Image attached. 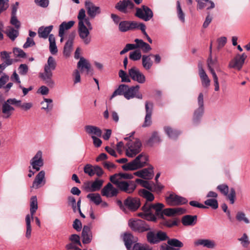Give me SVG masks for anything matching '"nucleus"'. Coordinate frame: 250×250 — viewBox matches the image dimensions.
<instances>
[{"label": "nucleus", "instance_id": "obj_1", "mask_svg": "<svg viewBox=\"0 0 250 250\" xmlns=\"http://www.w3.org/2000/svg\"><path fill=\"white\" fill-rule=\"evenodd\" d=\"M139 85L129 87L127 85L122 84L119 85L112 94L110 99L117 95H124L127 100L136 97L139 99L143 98L142 94L139 93Z\"/></svg>", "mask_w": 250, "mask_h": 250}, {"label": "nucleus", "instance_id": "obj_2", "mask_svg": "<svg viewBox=\"0 0 250 250\" xmlns=\"http://www.w3.org/2000/svg\"><path fill=\"white\" fill-rule=\"evenodd\" d=\"M56 62L52 56H49L47 63L44 65V71L40 73L39 77L50 88L55 85V82L53 80V72L56 67Z\"/></svg>", "mask_w": 250, "mask_h": 250}, {"label": "nucleus", "instance_id": "obj_3", "mask_svg": "<svg viewBox=\"0 0 250 250\" xmlns=\"http://www.w3.org/2000/svg\"><path fill=\"white\" fill-rule=\"evenodd\" d=\"M85 10L82 8L78 13L77 18L78 19V32L80 39L83 41L85 45L89 44L91 42V38L90 36V32L84 24V21L86 19Z\"/></svg>", "mask_w": 250, "mask_h": 250}, {"label": "nucleus", "instance_id": "obj_4", "mask_svg": "<svg viewBox=\"0 0 250 250\" xmlns=\"http://www.w3.org/2000/svg\"><path fill=\"white\" fill-rule=\"evenodd\" d=\"M164 207V205L162 203L154 204V212L157 219H165L164 215L173 216L176 214H183L186 212V209L182 208L163 209Z\"/></svg>", "mask_w": 250, "mask_h": 250}, {"label": "nucleus", "instance_id": "obj_5", "mask_svg": "<svg viewBox=\"0 0 250 250\" xmlns=\"http://www.w3.org/2000/svg\"><path fill=\"white\" fill-rule=\"evenodd\" d=\"M142 144L140 140L136 138L134 141L129 140L126 143V156H145L142 151Z\"/></svg>", "mask_w": 250, "mask_h": 250}, {"label": "nucleus", "instance_id": "obj_6", "mask_svg": "<svg viewBox=\"0 0 250 250\" xmlns=\"http://www.w3.org/2000/svg\"><path fill=\"white\" fill-rule=\"evenodd\" d=\"M154 204L146 202L142 207L143 212L139 213L138 216L144 220L155 222L157 221V218L154 212Z\"/></svg>", "mask_w": 250, "mask_h": 250}, {"label": "nucleus", "instance_id": "obj_7", "mask_svg": "<svg viewBox=\"0 0 250 250\" xmlns=\"http://www.w3.org/2000/svg\"><path fill=\"white\" fill-rule=\"evenodd\" d=\"M148 157H135L132 161L122 166L125 171L135 170L147 165Z\"/></svg>", "mask_w": 250, "mask_h": 250}, {"label": "nucleus", "instance_id": "obj_8", "mask_svg": "<svg viewBox=\"0 0 250 250\" xmlns=\"http://www.w3.org/2000/svg\"><path fill=\"white\" fill-rule=\"evenodd\" d=\"M168 237L167 233L162 230H159L156 233L151 229L146 234V239L150 244H157L161 241L167 240Z\"/></svg>", "mask_w": 250, "mask_h": 250}, {"label": "nucleus", "instance_id": "obj_9", "mask_svg": "<svg viewBox=\"0 0 250 250\" xmlns=\"http://www.w3.org/2000/svg\"><path fill=\"white\" fill-rule=\"evenodd\" d=\"M128 226L134 231L143 233L150 230V227L145 221L141 219H130L128 220Z\"/></svg>", "mask_w": 250, "mask_h": 250}, {"label": "nucleus", "instance_id": "obj_10", "mask_svg": "<svg viewBox=\"0 0 250 250\" xmlns=\"http://www.w3.org/2000/svg\"><path fill=\"white\" fill-rule=\"evenodd\" d=\"M198 105V107L194 110L193 115L192 122L194 125H198L200 123L204 113V95L202 93L199 94Z\"/></svg>", "mask_w": 250, "mask_h": 250}, {"label": "nucleus", "instance_id": "obj_11", "mask_svg": "<svg viewBox=\"0 0 250 250\" xmlns=\"http://www.w3.org/2000/svg\"><path fill=\"white\" fill-rule=\"evenodd\" d=\"M134 7L135 5L131 0H121L115 6L116 10L125 14L129 13Z\"/></svg>", "mask_w": 250, "mask_h": 250}, {"label": "nucleus", "instance_id": "obj_12", "mask_svg": "<svg viewBox=\"0 0 250 250\" xmlns=\"http://www.w3.org/2000/svg\"><path fill=\"white\" fill-rule=\"evenodd\" d=\"M135 15L139 19L147 21L152 18L153 13L149 7L144 5L141 8H136Z\"/></svg>", "mask_w": 250, "mask_h": 250}, {"label": "nucleus", "instance_id": "obj_13", "mask_svg": "<svg viewBox=\"0 0 250 250\" xmlns=\"http://www.w3.org/2000/svg\"><path fill=\"white\" fill-rule=\"evenodd\" d=\"M12 105H15L16 107V98L8 99L2 104L1 110L5 118H9L12 115V112L15 110L14 107Z\"/></svg>", "mask_w": 250, "mask_h": 250}, {"label": "nucleus", "instance_id": "obj_14", "mask_svg": "<svg viewBox=\"0 0 250 250\" xmlns=\"http://www.w3.org/2000/svg\"><path fill=\"white\" fill-rule=\"evenodd\" d=\"M216 188L222 194L227 197L231 204H234L236 197V192L234 188H230L229 193V188L226 184L219 185Z\"/></svg>", "mask_w": 250, "mask_h": 250}, {"label": "nucleus", "instance_id": "obj_15", "mask_svg": "<svg viewBox=\"0 0 250 250\" xmlns=\"http://www.w3.org/2000/svg\"><path fill=\"white\" fill-rule=\"evenodd\" d=\"M128 75L132 80L139 83H144L146 81L145 75L135 66L132 67L128 70Z\"/></svg>", "mask_w": 250, "mask_h": 250}, {"label": "nucleus", "instance_id": "obj_16", "mask_svg": "<svg viewBox=\"0 0 250 250\" xmlns=\"http://www.w3.org/2000/svg\"><path fill=\"white\" fill-rule=\"evenodd\" d=\"M247 57V55L245 53H243L241 55L237 54L234 58L230 61L229 64V67L236 69L238 70H241Z\"/></svg>", "mask_w": 250, "mask_h": 250}, {"label": "nucleus", "instance_id": "obj_17", "mask_svg": "<svg viewBox=\"0 0 250 250\" xmlns=\"http://www.w3.org/2000/svg\"><path fill=\"white\" fill-rule=\"evenodd\" d=\"M124 204L126 209L131 211H136L141 206V202L139 198L128 196L124 200Z\"/></svg>", "mask_w": 250, "mask_h": 250}, {"label": "nucleus", "instance_id": "obj_18", "mask_svg": "<svg viewBox=\"0 0 250 250\" xmlns=\"http://www.w3.org/2000/svg\"><path fill=\"white\" fill-rule=\"evenodd\" d=\"M166 201L169 205L179 206L186 204L188 200L183 197L175 194H170L166 198Z\"/></svg>", "mask_w": 250, "mask_h": 250}, {"label": "nucleus", "instance_id": "obj_19", "mask_svg": "<svg viewBox=\"0 0 250 250\" xmlns=\"http://www.w3.org/2000/svg\"><path fill=\"white\" fill-rule=\"evenodd\" d=\"M117 187L121 191L130 194L136 189V182L133 181H122L119 183Z\"/></svg>", "mask_w": 250, "mask_h": 250}, {"label": "nucleus", "instance_id": "obj_20", "mask_svg": "<svg viewBox=\"0 0 250 250\" xmlns=\"http://www.w3.org/2000/svg\"><path fill=\"white\" fill-rule=\"evenodd\" d=\"M84 6L88 16L91 19H94L101 13L100 7L96 6L89 0H85Z\"/></svg>", "mask_w": 250, "mask_h": 250}, {"label": "nucleus", "instance_id": "obj_21", "mask_svg": "<svg viewBox=\"0 0 250 250\" xmlns=\"http://www.w3.org/2000/svg\"><path fill=\"white\" fill-rule=\"evenodd\" d=\"M7 51H3L0 53V57L3 62L0 65V74L2 73V71L4 70L8 66L11 65L13 62V60L10 58V54Z\"/></svg>", "mask_w": 250, "mask_h": 250}, {"label": "nucleus", "instance_id": "obj_22", "mask_svg": "<svg viewBox=\"0 0 250 250\" xmlns=\"http://www.w3.org/2000/svg\"><path fill=\"white\" fill-rule=\"evenodd\" d=\"M118 193V190L114 188L110 183L104 186L101 191L102 195L107 197L116 196Z\"/></svg>", "mask_w": 250, "mask_h": 250}, {"label": "nucleus", "instance_id": "obj_23", "mask_svg": "<svg viewBox=\"0 0 250 250\" xmlns=\"http://www.w3.org/2000/svg\"><path fill=\"white\" fill-rule=\"evenodd\" d=\"M75 38V33H71L69 34L68 39L65 42L63 47V54L66 57L70 56L72 50V46Z\"/></svg>", "mask_w": 250, "mask_h": 250}, {"label": "nucleus", "instance_id": "obj_24", "mask_svg": "<svg viewBox=\"0 0 250 250\" xmlns=\"http://www.w3.org/2000/svg\"><path fill=\"white\" fill-rule=\"evenodd\" d=\"M84 130L89 135L101 137L102 135V130L98 127L92 125H86L84 126Z\"/></svg>", "mask_w": 250, "mask_h": 250}, {"label": "nucleus", "instance_id": "obj_25", "mask_svg": "<svg viewBox=\"0 0 250 250\" xmlns=\"http://www.w3.org/2000/svg\"><path fill=\"white\" fill-rule=\"evenodd\" d=\"M82 242L83 244H89L92 239V232L90 227L83 226L82 232Z\"/></svg>", "mask_w": 250, "mask_h": 250}, {"label": "nucleus", "instance_id": "obj_26", "mask_svg": "<svg viewBox=\"0 0 250 250\" xmlns=\"http://www.w3.org/2000/svg\"><path fill=\"white\" fill-rule=\"evenodd\" d=\"M197 222V216L196 215H186L183 216L181 222L184 226H193Z\"/></svg>", "mask_w": 250, "mask_h": 250}, {"label": "nucleus", "instance_id": "obj_27", "mask_svg": "<svg viewBox=\"0 0 250 250\" xmlns=\"http://www.w3.org/2000/svg\"><path fill=\"white\" fill-rule=\"evenodd\" d=\"M162 140L157 131H154L149 139L146 141V144L147 146H153L159 144Z\"/></svg>", "mask_w": 250, "mask_h": 250}, {"label": "nucleus", "instance_id": "obj_28", "mask_svg": "<svg viewBox=\"0 0 250 250\" xmlns=\"http://www.w3.org/2000/svg\"><path fill=\"white\" fill-rule=\"evenodd\" d=\"M196 246H203L208 249H213L215 247V243L213 240L210 239H198L194 242Z\"/></svg>", "mask_w": 250, "mask_h": 250}, {"label": "nucleus", "instance_id": "obj_29", "mask_svg": "<svg viewBox=\"0 0 250 250\" xmlns=\"http://www.w3.org/2000/svg\"><path fill=\"white\" fill-rule=\"evenodd\" d=\"M104 181L97 178L90 186L85 188L87 191L94 192L99 190L103 186Z\"/></svg>", "mask_w": 250, "mask_h": 250}, {"label": "nucleus", "instance_id": "obj_30", "mask_svg": "<svg viewBox=\"0 0 250 250\" xmlns=\"http://www.w3.org/2000/svg\"><path fill=\"white\" fill-rule=\"evenodd\" d=\"M53 28V25H49L46 27L41 26L38 29V35L40 38L46 39L49 37L50 33Z\"/></svg>", "mask_w": 250, "mask_h": 250}, {"label": "nucleus", "instance_id": "obj_31", "mask_svg": "<svg viewBox=\"0 0 250 250\" xmlns=\"http://www.w3.org/2000/svg\"><path fill=\"white\" fill-rule=\"evenodd\" d=\"M151 56H152V54L149 55H144L142 56V66L146 70H149L153 64V62L150 58Z\"/></svg>", "mask_w": 250, "mask_h": 250}, {"label": "nucleus", "instance_id": "obj_32", "mask_svg": "<svg viewBox=\"0 0 250 250\" xmlns=\"http://www.w3.org/2000/svg\"><path fill=\"white\" fill-rule=\"evenodd\" d=\"M75 24V21H70L68 22L63 21L59 25V35L60 36L65 34V31L70 29Z\"/></svg>", "mask_w": 250, "mask_h": 250}, {"label": "nucleus", "instance_id": "obj_33", "mask_svg": "<svg viewBox=\"0 0 250 250\" xmlns=\"http://www.w3.org/2000/svg\"><path fill=\"white\" fill-rule=\"evenodd\" d=\"M123 241L127 250H130L134 242V236L131 233L125 232L123 236Z\"/></svg>", "mask_w": 250, "mask_h": 250}, {"label": "nucleus", "instance_id": "obj_34", "mask_svg": "<svg viewBox=\"0 0 250 250\" xmlns=\"http://www.w3.org/2000/svg\"><path fill=\"white\" fill-rule=\"evenodd\" d=\"M197 2V9H203L205 7L207 6V3L210 4V6L207 7V9L209 10L213 9L215 7V4L213 1L209 0H196Z\"/></svg>", "mask_w": 250, "mask_h": 250}, {"label": "nucleus", "instance_id": "obj_35", "mask_svg": "<svg viewBox=\"0 0 250 250\" xmlns=\"http://www.w3.org/2000/svg\"><path fill=\"white\" fill-rule=\"evenodd\" d=\"M5 33L6 34L7 36L12 41H15L19 35L18 29L16 28L15 29L11 26L8 27L5 32Z\"/></svg>", "mask_w": 250, "mask_h": 250}, {"label": "nucleus", "instance_id": "obj_36", "mask_svg": "<svg viewBox=\"0 0 250 250\" xmlns=\"http://www.w3.org/2000/svg\"><path fill=\"white\" fill-rule=\"evenodd\" d=\"M107 158L108 157H96V161H102V165L104 168L108 169V170H111L112 169L115 168L116 166L113 163L106 161Z\"/></svg>", "mask_w": 250, "mask_h": 250}, {"label": "nucleus", "instance_id": "obj_37", "mask_svg": "<svg viewBox=\"0 0 250 250\" xmlns=\"http://www.w3.org/2000/svg\"><path fill=\"white\" fill-rule=\"evenodd\" d=\"M151 192L145 189H141L139 190L138 194L140 196L146 199V201L152 202L154 199V196Z\"/></svg>", "mask_w": 250, "mask_h": 250}, {"label": "nucleus", "instance_id": "obj_38", "mask_svg": "<svg viewBox=\"0 0 250 250\" xmlns=\"http://www.w3.org/2000/svg\"><path fill=\"white\" fill-rule=\"evenodd\" d=\"M30 164L33 169L39 171L43 165V160L42 157H33L30 161Z\"/></svg>", "mask_w": 250, "mask_h": 250}, {"label": "nucleus", "instance_id": "obj_39", "mask_svg": "<svg viewBox=\"0 0 250 250\" xmlns=\"http://www.w3.org/2000/svg\"><path fill=\"white\" fill-rule=\"evenodd\" d=\"M49 51L51 54L55 55L58 52V48L56 44L55 38L53 34L49 36Z\"/></svg>", "mask_w": 250, "mask_h": 250}, {"label": "nucleus", "instance_id": "obj_40", "mask_svg": "<svg viewBox=\"0 0 250 250\" xmlns=\"http://www.w3.org/2000/svg\"><path fill=\"white\" fill-rule=\"evenodd\" d=\"M164 128L168 137L172 139H176L180 134L179 131L173 129L170 126H165Z\"/></svg>", "mask_w": 250, "mask_h": 250}, {"label": "nucleus", "instance_id": "obj_41", "mask_svg": "<svg viewBox=\"0 0 250 250\" xmlns=\"http://www.w3.org/2000/svg\"><path fill=\"white\" fill-rule=\"evenodd\" d=\"M45 176V172L43 171H41L36 176L33 183L32 187L38 188L40 187V185L43 181Z\"/></svg>", "mask_w": 250, "mask_h": 250}, {"label": "nucleus", "instance_id": "obj_42", "mask_svg": "<svg viewBox=\"0 0 250 250\" xmlns=\"http://www.w3.org/2000/svg\"><path fill=\"white\" fill-rule=\"evenodd\" d=\"M135 182L150 191H152L153 190V185H154V182H149L147 180H144L141 179H136Z\"/></svg>", "mask_w": 250, "mask_h": 250}, {"label": "nucleus", "instance_id": "obj_43", "mask_svg": "<svg viewBox=\"0 0 250 250\" xmlns=\"http://www.w3.org/2000/svg\"><path fill=\"white\" fill-rule=\"evenodd\" d=\"M38 209V202L36 196H32L30 199V211L31 214L32 219H33V215Z\"/></svg>", "mask_w": 250, "mask_h": 250}, {"label": "nucleus", "instance_id": "obj_44", "mask_svg": "<svg viewBox=\"0 0 250 250\" xmlns=\"http://www.w3.org/2000/svg\"><path fill=\"white\" fill-rule=\"evenodd\" d=\"M77 66L82 71L84 68L86 70L87 73H89L91 67L90 64L83 57L80 59V61L78 62Z\"/></svg>", "mask_w": 250, "mask_h": 250}, {"label": "nucleus", "instance_id": "obj_45", "mask_svg": "<svg viewBox=\"0 0 250 250\" xmlns=\"http://www.w3.org/2000/svg\"><path fill=\"white\" fill-rule=\"evenodd\" d=\"M199 75L200 77L203 86L204 87H208L210 85V81L205 70H201V72L199 73Z\"/></svg>", "mask_w": 250, "mask_h": 250}, {"label": "nucleus", "instance_id": "obj_46", "mask_svg": "<svg viewBox=\"0 0 250 250\" xmlns=\"http://www.w3.org/2000/svg\"><path fill=\"white\" fill-rule=\"evenodd\" d=\"M86 197L96 205H99L102 203V198L99 193H89L87 195Z\"/></svg>", "mask_w": 250, "mask_h": 250}, {"label": "nucleus", "instance_id": "obj_47", "mask_svg": "<svg viewBox=\"0 0 250 250\" xmlns=\"http://www.w3.org/2000/svg\"><path fill=\"white\" fill-rule=\"evenodd\" d=\"M142 171L144 172L143 173L144 175L143 179L146 180H150L152 179L154 172H153V167L151 165H149L148 168H144L142 169Z\"/></svg>", "mask_w": 250, "mask_h": 250}, {"label": "nucleus", "instance_id": "obj_48", "mask_svg": "<svg viewBox=\"0 0 250 250\" xmlns=\"http://www.w3.org/2000/svg\"><path fill=\"white\" fill-rule=\"evenodd\" d=\"M33 106L31 103H22V101L16 99V107H20L22 109L27 111L30 109Z\"/></svg>", "mask_w": 250, "mask_h": 250}, {"label": "nucleus", "instance_id": "obj_49", "mask_svg": "<svg viewBox=\"0 0 250 250\" xmlns=\"http://www.w3.org/2000/svg\"><path fill=\"white\" fill-rule=\"evenodd\" d=\"M126 143L125 144L122 141L119 142L116 145V149L118 154L123 155L124 153L126 154Z\"/></svg>", "mask_w": 250, "mask_h": 250}, {"label": "nucleus", "instance_id": "obj_50", "mask_svg": "<svg viewBox=\"0 0 250 250\" xmlns=\"http://www.w3.org/2000/svg\"><path fill=\"white\" fill-rule=\"evenodd\" d=\"M176 9H177V16H178L179 20L183 23L185 22V15L182 9L180 2L179 1H177L176 2Z\"/></svg>", "mask_w": 250, "mask_h": 250}, {"label": "nucleus", "instance_id": "obj_51", "mask_svg": "<svg viewBox=\"0 0 250 250\" xmlns=\"http://www.w3.org/2000/svg\"><path fill=\"white\" fill-rule=\"evenodd\" d=\"M167 244L171 247L176 248H182L183 247V243L176 238L167 239Z\"/></svg>", "mask_w": 250, "mask_h": 250}, {"label": "nucleus", "instance_id": "obj_52", "mask_svg": "<svg viewBox=\"0 0 250 250\" xmlns=\"http://www.w3.org/2000/svg\"><path fill=\"white\" fill-rule=\"evenodd\" d=\"M130 30H133L135 29H140L141 31V28L144 27V29H146V26L145 23L142 22H138L135 21H130Z\"/></svg>", "mask_w": 250, "mask_h": 250}, {"label": "nucleus", "instance_id": "obj_53", "mask_svg": "<svg viewBox=\"0 0 250 250\" xmlns=\"http://www.w3.org/2000/svg\"><path fill=\"white\" fill-rule=\"evenodd\" d=\"M130 21H124L120 22L119 24V29L123 32L130 30Z\"/></svg>", "mask_w": 250, "mask_h": 250}, {"label": "nucleus", "instance_id": "obj_54", "mask_svg": "<svg viewBox=\"0 0 250 250\" xmlns=\"http://www.w3.org/2000/svg\"><path fill=\"white\" fill-rule=\"evenodd\" d=\"M129 59L133 61L139 60L142 58L141 52L139 50H135L129 53Z\"/></svg>", "mask_w": 250, "mask_h": 250}, {"label": "nucleus", "instance_id": "obj_55", "mask_svg": "<svg viewBox=\"0 0 250 250\" xmlns=\"http://www.w3.org/2000/svg\"><path fill=\"white\" fill-rule=\"evenodd\" d=\"M205 205L211 207L213 209H216L218 208V201L216 199H208L204 202Z\"/></svg>", "mask_w": 250, "mask_h": 250}, {"label": "nucleus", "instance_id": "obj_56", "mask_svg": "<svg viewBox=\"0 0 250 250\" xmlns=\"http://www.w3.org/2000/svg\"><path fill=\"white\" fill-rule=\"evenodd\" d=\"M132 250H153L148 245L142 244L141 243H135L133 247Z\"/></svg>", "mask_w": 250, "mask_h": 250}, {"label": "nucleus", "instance_id": "obj_57", "mask_svg": "<svg viewBox=\"0 0 250 250\" xmlns=\"http://www.w3.org/2000/svg\"><path fill=\"white\" fill-rule=\"evenodd\" d=\"M238 240L241 242L242 247L244 248H248L250 244V241H249L246 233H244L242 236L241 238H238Z\"/></svg>", "mask_w": 250, "mask_h": 250}, {"label": "nucleus", "instance_id": "obj_58", "mask_svg": "<svg viewBox=\"0 0 250 250\" xmlns=\"http://www.w3.org/2000/svg\"><path fill=\"white\" fill-rule=\"evenodd\" d=\"M236 218L238 221H244L246 224L250 223L249 220L246 217L245 214L242 211H238L236 215Z\"/></svg>", "mask_w": 250, "mask_h": 250}, {"label": "nucleus", "instance_id": "obj_59", "mask_svg": "<svg viewBox=\"0 0 250 250\" xmlns=\"http://www.w3.org/2000/svg\"><path fill=\"white\" fill-rule=\"evenodd\" d=\"M119 76L121 78L122 82L129 83L131 81L129 78V75H128L123 70L119 71Z\"/></svg>", "mask_w": 250, "mask_h": 250}, {"label": "nucleus", "instance_id": "obj_60", "mask_svg": "<svg viewBox=\"0 0 250 250\" xmlns=\"http://www.w3.org/2000/svg\"><path fill=\"white\" fill-rule=\"evenodd\" d=\"M217 59H213L212 58L211 54H209V56L207 60L208 66L209 71L211 70V69H213L212 67L215 66L217 64Z\"/></svg>", "mask_w": 250, "mask_h": 250}, {"label": "nucleus", "instance_id": "obj_61", "mask_svg": "<svg viewBox=\"0 0 250 250\" xmlns=\"http://www.w3.org/2000/svg\"><path fill=\"white\" fill-rule=\"evenodd\" d=\"M13 52L14 55L18 57L25 58L26 56V53L22 49L19 48H14Z\"/></svg>", "mask_w": 250, "mask_h": 250}, {"label": "nucleus", "instance_id": "obj_62", "mask_svg": "<svg viewBox=\"0 0 250 250\" xmlns=\"http://www.w3.org/2000/svg\"><path fill=\"white\" fill-rule=\"evenodd\" d=\"M10 23L15 26V28L19 29L21 27V22L18 20L17 15L11 16L10 19Z\"/></svg>", "mask_w": 250, "mask_h": 250}, {"label": "nucleus", "instance_id": "obj_63", "mask_svg": "<svg viewBox=\"0 0 250 250\" xmlns=\"http://www.w3.org/2000/svg\"><path fill=\"white\" fill-rule=\"evenodd\" d=\"M18 71L21 75H26L28 71V66L26 64H21L18 67Z\"/></svg>", "mask_w": 250, "mask_h": 250}, {"label": "nucleus", "instance_id": "obj_64", "mask_svg": "<svg viewBox=\"0 0 250 250\" xmlns=\"http://www.w3.org/2000/svg\"><path fill=\"white\" fill-rule=\"evenodd\" d=\"M69 240L74 244L82 246L79 235L75 234H72L69 237Z\"/></svg>", "mask_w": 250, "mask_h": 250}]
</instances>
